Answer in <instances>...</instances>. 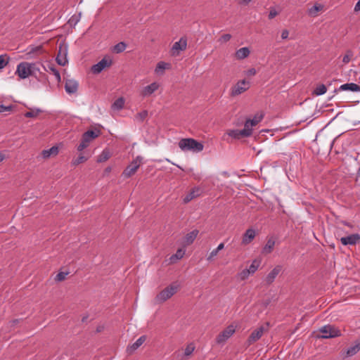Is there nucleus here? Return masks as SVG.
Listing matches in <instances>:
<instances>
[{
	"label": "nucleus",
	"mask_w": 360,
	"mask_h": 360,
	"mask_svg": "<svg viewBox=\"0 0 360 360\" xmlns=\"http://www.w3.org/2000/svg\"><path fill=\"white\" fill-rule=\"evenodd\" d=\"M323 6L320 4H316L314 6L308 9V14L310 16L316 17L318 15V12L322 11Z\"/></svg>",
	"instance_id": "nucleus-28"
},
{
	"label": "nucleus",
	"mask_w": 360,
	"mask_h": 360,
	"mask_svg": "<svg viewBox=\"0 0 360 360\" xmlns=\"http://www.w3.org/2000/svg\"><path fill=\"white\" fill-rule=\"evenodd\" d=\"M124 99L122 97H120L116 99L114 103L112 104V109L120 110L124 108Z\"/></svg>",
	"instance_id": "nucleus-29"
},
{
	"label": "nucleus",
	"mask_w": 360,
	"mask_h": 360,
	"mask_svg": "<svg viewBox=\"0 0 360 360\" xmlns=\"http://www.w3.org/2000/svg\"><path fill=\"white\" fill-rule=\"evenodd\" d=\"M13 109V105H0V113H3L6 111H10Z\"/></svg>",
	"instance_id": "nucleus-46"
},
{
	"label": "nucleus",
	"mask_w": 360,
	"mask_h": 360,
	"mask_svg": "<svg viewBox=\"0 0 360 360\" xmlns=\"http://www.w3.org/2000/svg\"><path fill=\"white\" fill-rule=\"evenodd\" d=\"M42 110L39 108H34L31 109L30 111L26 112L25 113V117H37Z\"/></svg>",
	"instance_id": "nucleus-35"
},
{
	"label": "nucleus",
	"mask_w": 360,
	"mask_h": 360,
	"mask_svg": "<svg viewBox=\"0 0 360 360\" xmlns=\"http://www.w3.org/2000/svg\"><path fill=\"white\" fill-rule=\"evenodd\" d=\"M100 135V130H88L84 132L82 137L81 143L77 146L79 151L83 150L89 146V143Z\"/></svg>",
	"instance_id": "nucleus-3"
},
{
	"label": "nucleus",
	"mask_w": 360,
	"mask_h": 360,
	"mask_svg": "<svg viewBox=\"0 0 360 360\" xmlns=\"http://www.w3.org/2000/svg\"><path fill=\"white\" fill-rule=\"evenodd\" d=\"M110 153L108 150L105 149L102 151L100 155L98 157L97 162H103L108 160L110 158Z\"/></svg>",
	"instance_id": "nucleus-33"
},
{
	"label": "nucleus",
	"mask_w": 360,
	"mask_h": 360,
	"mask_svg": "<svg viewBox=\"0 0 360 360\" xmlns=\"http://www.w3.org/2000/svg\"><path fill=\"white\" fill-rule=\"evenodd\" d=\"M30 66L32 75H35L37 72H39V68L37 66L35 63H30Z\"/></svg>",
	"instance_id": "nucleus-45"
},
{
	"label": "nucleus",
	"mask_w": 360,
	"mask_h": 360,
	"mask_svg": "<svg viewBox=\"0 0 360 360\" xmlns=\"http://www.w3.org/2000/svg\"><path fill=\"white\" fill-rule=\"evenodd\" d=\"M288 35H289V32H288V30H283L282 31V32H281V38H282L283 39H288Z\"/></svg>",
	"instance_id": "nucleus-50"
},
{
	"label": "nucleus",
	"mask_w": 360,
	"mask_h": 360,
	"mask_svg": "<svg viewBox=\"0 0 360 360\" xmlns=\"http://www.w3.org/2000/svg\"><path fill=\"white\" fill-rule=\"evenodd\" d=\"M319 333H322L321 335H318L319 338L328 339L339 337L341 335V332L336 327L332 325H325L319 328Z\"/></svg>",
	"instance_id": "nucleus-4"
},
{
	"label": "nucleus",
	"mask_w": 360,
	"mask_h": 360,
	"mask_svg": "<svg viewBox=\"0 0 360 360\" xmlns=\"http://www.w3.org/2000/svg\"><path fill=\"white\" fill-rule=\"evenodd\" d=\"M260 265V261L254 259L248 269H245L238 274V277L241 281L246 280L250 275L254 274Z\"/></svg>",
	"instance_id": "nucleus-5"
},
{
	"label": "nucleus",
	"mask_w": 360,
	"mask_h": 360,
	"mask_svg": "<svg viewBox=\"0 0 360 360\" xmlns=\"http://www.w3.org/2000/svg\"><path fill=\"white\" fill-rule=\"evenodd\" d=\"M252 134V129H246L245 127H244V129L241 130L238 129H232L229 130L227 132V134L235 139H239L240 137H249Z\"/></svg>",
	"instance_id": "nucleus-12"
},
{
	"label": "nucleus",
	"mask_w": 360,
	"mask_h": 360,
	"mask_svg": "<svg viewBox=\"0 0 360 360\" xmlns=\"http://www.w3.org/2000/svg\"><path fill=\"white\" fill-rule=\"evenodd\" d=\"M282 270V266L281 265H277L268 274L267 276H266L265 279H264V281L266 283V284L267 285H270L271 284L275 278H276V276L279 274V273Z\"/></svg>",
	"instance_id": "nucleus-16"
},
{
	"label": "nucleus",
	"mask_w": 360,
	"mask_h": 360,
	"mask_svg": "<svg viewBox=\"0 0 360 360\" xmlns=\"http://www.w3.org/2000/svg\"><path fill=\"white\" fill-rule=\"evenodd\" d=\"M252 0H239L238 4L241 5H248L250 2H251Z\"/></svg>",
	"instance_id": "nucleus-51"
},
{
	"label": "nucleus",
	"mask_w": 360,
	"mask_h": 360,
	"mask_svg": "<svg viewBox=\"0 0 360 360\" xmlns=\"http://www.w3.org/2000/svg\"><path fill=\"white\" fill-rule=\"evenodd\" d=\"M5 158V155L0 153V162H2Z\"/></svg>",
	"instance_id": "nucleus-54"
},
{
	"label": "nucleus",
	"mask_w": 360,
	"mask_h": 360,
	"mask_svg": "<svg viewBox=\"0 0 360 360\" xmlns=\"http://www.w3.org/2000/svg\"><path fill=\"white\" fill-rule=\"evenodd\" d=\"M219 251L217 249L213 250L210 255L207 256V259L208 261H212L214 258L217 255Z\"/></svg>",
	"instance_id": "nucleus-44"
},
{
	"label": "nucleus",
	"mask_w": 360,
	"mask_h": 360,
	"mask_svg": "<svg viewBox=\"0 0 360 360\" xmlns=\"http://www.w3.org/2000/svg\"><path fill=\"white\" fill-rule=\"evenodd\" d=\"M68 274V272H63V271L59 272L58 274H56V276L55 277V281H58V282L63 281V280L65 279Z\"/></svg>",
	"instance_id": "nucleus-39"
},
{
	"label": "nucleus",
	"mask_w": 360,
	"mask_h": 360,
	"mask_svg": "<svg viewBox=\"0 0 360 360\" xmlns=\"http://www.w3.org/2000/svg\"><path fill=\"white\" fill-rule=\"evenodd\" d=\"M179 147L183 151L191 150L196 153L201 152L204 148L201 143L191 138L181 139L179 142Z\"/></svg>",
	"instance_id": "nucleus-2"
},
{
	"label": "nucleus",
	"mask_w": 360,
	"mask_h": 360,
	"mask_svg": "<svg viewBox=\"0 0 360 360\" xmlns=\"http://www.w3.org/2000/svg\"><path fill=\"white\" fill-rule=\"evenodd\" d=\"M327 91V88L324 84L318 85L314 90V94L316 96H321Z\"/></svg>",
	"instance_id": "nucleus-34"
},
{
	"label": "nucleus",
	"mask_w": 360,
	"mask_h": 360,
	"mask_svg": "<svg viewBox=\"0 0 360 360\" xmlns=\"http://www.w3.org/2000/svg\"><path fill=\"white\" fill-rule=\"evenodd\" d=\"M341 243L344 245H354L360 241V236L357 233L351 234L340 238Z\"/></svg>",
	"instance_id": "nucleus-17"
},
{
	"label": "nucleus",
	"mask_w": 360,
	"mask_h": 360,
	"mask_svg": "<svg viewBox=\"0 0 360 360\" xmlns=\"http://www.w3.org/2000/svg\"><path fill=\"white\" fill-rule=\"evenodd\" d=\"M360 350V342H356L354 345L349 347L347 350V355L352 356Z\"/></svg>",
	"instance_id": "nucleus-30"
},
{
	"label": "nucleus",
	"mask_w": 360,
	"mask_h": 360,
	"mask_svg": "<svg viewBox=\"0 0 360 360\" xmlns=\"http://www.w3.org/2000/svg\"><path fill=\"white\" fill-rule=\"evenodd\" d=\"M68 46L63 44H60L58 46V53L56 57V61L58 65L65 66L68 63Z\"/></svg>",
	"instance_id": "nucleus-9"
},
{
	"label": "nucleus",
	"mask_w": 360,
	"mask_h": 360,
	"mask_svg": "<svg viewBox=\"0 0 360 360\" xmlns=\"http://www.w3.org/2000/svg\"><path fill=\"white\" fill-rule=\"evenodd\" d=\"M257 71L255 68H250L245 72L247 76H253L256 74Z\"/></svg>",
	"instance_id": "nucleus-49"
},
{
	"label": "nucleus",
	"mask_w": 360,
	"mask_h": 360,
	"mask_svg": "<svg viewBox=\"0 0 360 360\" xmlns=\"http://www.w3.org/2000/svg\"><path fill=\"white\" fill-rule=\"evenodd\" d=\"M200 194V188L198 187L193 188L191 192L186 195V197L184 198V202L185 203H188L191 200H192L193 198L199 196Z\"/></svg>",
	"instance_id": "nucleus-25"
},
{
	"label": "nucleus",
	"mask_w": 360,
	"mask_h": 360,
	"mask_svg": "<svg viewBox=\"0 0 360 360\" xmlns=\"http://www.w3.org/2000/svg\"><path fill=\"white\" fill-rule=\"evenodd\" d=\"M194 349H195V347L193 346V344H190V345H187V347H186V349L184 350V355L185 356L191 355L193 353V352L194 351Z\"/></svg>",
	"instance_id": "nucleus-42"
},
{
	"label": "nucleus",
	"mask_w": 360,
	"mask_h": 360,
	"mask_svg": "<svg viewBox=\"0 0 360 360\" xmlns=\"http://www.w3.org/2000/svg\"><path fill=\"white\" fill-rule=\"evenodd\" d=\"M169 66L168 63H166L165 62H159L156 66L155 72L157 73H159L160 72H163L165 69H167Z\"/></svg>",
	"instance_id": "nucleus-38"
},
{
	"label": "nucleus",
	"mask_w": 360,
	"mask_h": 360,
	"mask_svg": "<svg viewBox=\"0 0 360 360\" xmlns=\"http://www.w3.org/2000/svg\"><path fill=\"white\" fill-rule=\"evenodd\" d=\"M231 38V35L229 34H223L219 39L220 42H226Z\"/></svg>",
	"instance_id": "nucleus-47"
},
{
	"label": "nucleus",
	"mask_w": 360,
	"mask_h": 360,
	"mask_svg": "<svg viewBox=\"0 0 360 360\" xmlns=\"http://www.w3.org/2000/svg\"><path fill=\"white\" fill-rule=\"evenodd\" d=\"M357 174H358V176H360V167L359 168V169L357 171Z\"/></svg>",
	"instance_id": "nucleus-55"
},
{
	"label": "nucleus",
	"mask_w": 360,
	"mask_h": 360,
	"mask_svg": "<svg viewBox=\"0 0 360 360\" xmlns=\"http://www.w3.org/2000/svg\"><path fill=\"white\" fill-rule=\"evenodd\" d=\"M255 231L252 229H248L243 234L242 243L244 245L249 244L255 237Z\"/></svg>",
	"instance_id": "nucleus-22"
},
{
	"label": "nucleus",
	"mask_w": 360,
	"mask_h": 360,
	"mask_svg": "<svg viewBox=\"0 0 360 360\" xmlns=\"http://www.w3.org/2000/svg\"><path fill=\"white\" fill-rule=\"evenodd\" d=\"M146 337L145 335L141 336L132 345H129L127 348V352L129 354L135 352L143 343L146 341Z\"/></svg>",
	"instance_id": "nucleus-20"
},
{
	"label": "nucleus",
	"mask_w": 360,
	"mask_h": 360,
	"mask_svg": "<svg viewBox=\"0 0 360 360\" xmlns=\"http://www.w3.org/2000/svg\"><path fill=\"white\" fill-rule=\"evenodd\" d=\"M264 114L262 112H257L255 115L252 119H248L245 122V127L246 129H252V127L257 125L259 122L262 120Z\"/></svg>",
	"instance_id": "nucleus-15"
},
{
	"label": "nucleus",
	"mask_w": 360,
	"mask_h": 360,
	"mask_svg": "<svg viewBox=\"0 0 360 360\" xmlns=\"http://www.w3.org/2000/svg\"><path fill=\"white\" fill-rule=\"evenodd\" d=\"M199 231L196 229L188 233L184 238V244L186 245H191L196 238Z\"/></svg>",
	"instance_id": "nucleus-23"
},
{
	"label": "nucleus",
	"mask_w": 360,
	"mask_h": 360,
	"mask_svg": "<svg viewBox=\"0 0 360 360\" xmlns=\"http://www.w3.org/2000/svg\"><path fill=\"white\" fill-rule=\"evenodd\" d=\"M43 67H44V69L46 72H50L55 76L56 80L58 82H60L61 77H60V72H58V70H56V68L53 65L49 64V65H47V67H46V66H43Z\"/></svg>",
	"instance_id": "nucleus-27"
},
{
	"label": "nucleus",
	"mask_w": 360,
	"mask_h": 360,
	"mask_svg": "<svg viewBox=\"0 0 360 360\" xmlns=\"http://www.w3.org/2000/svg\"><path fill=\"white\" fill-rule=\"evenodd\" d=\"M354 11L356 12L360 11V0H359L357 1V3L356 4V5L354 6Z\"/></svg>",
	"instance_id": "nucleus-52"
},
{
	"label": "nucleus",
	"mask_w": 360,
	"mask_h": 360,
	"mask_svg": "<svg viewBox=\"0 0 360 360\" xmlns=\"http://www.w3.org/2000/svg\"><path fill=\"white\" fill-rule=\"evenodd\" d=\"M278 15V12L274 8H271L269 13V18L273 19Z\"/></svg>",
	"instance_id": "nucleus-48"
},
{
	"label": "nucleus",
	"mask_w": 360,
	"mask_h": 360,
	"mask_svg": "<svg viewBox=\"0 0 360 360\" xmlns=\"http://www.w3.org/2000/svg\"><path fill=\"white\" fill-rule=\"evenodd\" d=\"M79 86L78 82L75 79H66L65 84V91L68 94H73L77 91Z\"/></svg>",
	"instance_id": "nucleus-18"
},
{
	"label": "nucleus",
	"mask_w": 360,
	"mask_h": 360,
	"mask_svg": "<svg viewBox=\"0 0 360 360\" xmlns=\"http://www.w3.org/2000/svg\"><path fill=\"white\" fill-rule=\"evenodd\" d=\"M187 47V39L184 37H181V39L176 41L172 47V54L173 56H178L179 53L182 51L186 49Z\"/></svg>",
	"instance_id": "nucleus-13"
},
{
	"label": "nucleus",
	"mask_w": 360,
	"mask_h": 360,
	"mask_svg": "<svg viewBox=\"0 0 360 360\" xmlns=\"http://www.w3.org/2000/svg\"><path fill=\"white\" fill-rule=\"evenodd\" d=\"M142 160V158L140 156H137L129 165L127 167V168L122 172V176L124 178H129L131 176L139 167L141 162Z\"/></svg>",
	"instance_id": "nucleus-6"
},
{
	"label": "nucleus",
	"mask_w": 360,
	"mask_h": 360,
	"mask_svg": "<svg viewBox=\"0 0 360 360\" xmlns=\"http://www.w3.org/2000/svg\"><path fill=\"white\" fill-rule=\"evenodd\" d=\"M58 153V148L57 146H52L49 149L43 150L41 153V157L44 159H48L51 156L56 155Z\"/></svg>",
	"instance_id": "nucleus-24"
},
{
	"label": "nucleus",
	"mask_w": 360,
	"mask_h": 360,
	"mask_svg": "<svg viewBox=\"0 0 360 360\" xmlns=\"http://www.w3.org/2000/svg\"><path fill=\"white\" fill-rule=\"evenodd\" d=\"M111 65L112 60L110 58L104 57L101 60L92 66L91 71L94 74H99L105 68L110 67Z\"/></svg>",
	"instance_id": "nucleus-11"
},
{
	"label": "nucleus",
	"mask_w": 360,
	"mask_h": 360,
	"mask_svg": "<svg viewBox=\"0 0 360 360\" xmlns=\"http://www.w3.org/2000/svg\"><path fill=\"white\" fill-rule=\"evenodd\" d=\"M8 63V58L6 55L0 56V69H3Z\"/></svg>",
	"instance_id": "nucleus-40"
},
{
	"label": "nucleus",
	"mask_w": 360,
	"mask_h": 360,
	"mask_svg": "<svg viewBox=\"0 0 360 360\" xmlns=\"http://www.w3.org/2000/svg\"><path fill=\"white\" fill-rule=\"evenodd\" d=\"M275 245V241L273 239H269L263 248V252L269 254L271 252Z\"/></svg>",
	"instance_id": "nucleus-32"
},
{
	"label": "nucleus",
	"mask_w": 360,
	"mask_h": 360,
	"mask_svg": "<svg viewBox=\"0 0 360 360\" xmlns=\"http://www.w3.org/2000/svg\"><path fill=\"white\" fill-rule=\"evenodd\" d=\"M235 327L232 325L226 327L221 333H220L216 338V342L219 345L224 343L235 333Z\"/></svg>",
	"instance_id": "nucleus-8"
},
{
	"label": "nucleus",
	"mask_w": 360,
	"mask_h": 360,
	"mask_svg": "<svg viewBox=\"0 0 360 360\" xmlns=\"http://www.w3.org/2000/svg\"><path fill=\"white\" fill-rule=\"evenodd\" d=\"M264 330L265 328L264 326H260L253 330L248 339V345H250L259 340L262 338Z\"/></svg>",
	"instance_id": "nucleus-14"
},
{
	"label": "nucleus",
	"mask_w": 360,
	"mask_h": 360,
	"mask_svg": "<svg viewBox=\"0 0 360 360\" xmlns=\"http://www.w3.org/2000/svg\"><path fill=\"white\" fill-rule=\"evenodd\" d=\"M185 254V250L182 249H179L175 254L172 255L169 260L172 263L176 262L179 259H181Z\"/></svg>",
	"instance_id": "nucleus-31"
},
{
	"label": "nucleus",
	"mask_w": 360,
	"mask_h": 360,
	"mask_svg": "<svg viewBox=\"0 0 360 360\" xmlns=\"http://www.w3.org/2000/svg\"><path fill=\"white\" fill-rule=\"evenodd\" d=\"M360 91V86L355 83H346L342 84L338 89H335V91Z\"/></svg>",
	"instance_id": "nucleus-21"
},
{
	"label": "nucleus",
	"mask_w": 360,
	"mask_h": 360,
	"mask_svg": "<svg viewBox=\"0 0 360 360\" xmlns=\"http://www.w3.org/2000/svg\"><path fill=\"white\" fill-rule=\"evenodd\" d=\"M224 248V244L223 243H221L220 244L218 245V246L216 249L218 250V251L219 252L220 250H221Z\"/></svg>",
	"instance_id": "nucleus-53"
},
{
	"label": "nucleus",
	"mask_w": 360,
	"mask_h": 360,
	"mask_svg": "<svg viewBox=\"0 0 360 360\" xmlns=\"http://www.w3.org/2000/svg\"><path fill=\"white\" fill-rule=\"evenodd\" d=\"M159 88V84L157 82H153L150 84L143 87L141 90V96L143 97H147L152 95Z\"/></svg>",
	"instance_id": "nucleus-19"
},
{
	"label": "nucleus",
	"mask_w": 360,
	"mask_h": 360,
	"mask_svg": "<svg viewBox=\"0 0 360 360\" xmlns=\"http://www.w3.org/2000/svg\"><path fill=\"white\" fill-rule=\"evenodd\" d=\"M148 116V111L147 110H143L139 113H137L135 116V119L140 122H143V120L146 118V117Z\"/></svg>",
	"instance_id": "nucleus-37"
},
{
	"label": "nucleus",
	"mask_w": 360,
	"mask_h": 360,
	"mask_svg": "<svg viewBox=\"0 0 360 360\" xmlns=\"http://www.w3.org/2000/svg\"><path fill=\"white\" fill-rule=\"evenodd\" d=\"M127 47V44L124 42H119L117 43L113 48L114 52L117 53H120L123 52Z\"/></svg>",
	"instance_id": "nucleus-36"
},
{
	"label": "nucleus",
	"mask_w": 360,
	"mask_h": 360,
	"mask_svg": "<svg viewBox=\"0 0 360 360\" xmlns=\"http://www.w3.org/2000/svg\"><path fill=\"white\" fill-rule=\"evenodd\" d=\"M352 56V53L350 51H347V54L345 55L342 58V62L345 64L348 63L350 61Z\"/></svg>",
	"instance_id": "nucleus-43"
},
{
	"label": "nucleus",
	"mask_w": 360,
	"mask_h": 360,
	"mask_svg": "<svg viewBox=\"0 0 360 360\" xmlns=\"http://www.w3.org/2000/svg\"><path fill=\"white\" fill-rule=\"evenodd\" d=\"M86 160H87V158L85 156L80 155L77 157V159L73 160L72 164L75 165H77L82 162H85Z\"/></svg>",
	"instance_id": "nucleus-41"
},
{
	"label": "nucleus",
	"mask_w": 360,
	"mask_h": 360,
	"mask_svg": "<svg viewBox=\"0 0 360 360\" xmlns=\"http://www.w3.org/2000/svg\"><path fill=\"white\" fill-rule=\"evenodd\" d=\"M250 87L249 82L245 79L240 80L231 89V96H235L241 94Z\"/></svg>",
	"instance_id": "nucleus-10"
},
{
	"label": "nucleus",
	"mask_w": 360,
	"mask_h": 360,
	"mask_svg": "<svg viewBox=\"0 0 360 360\" xmlns=\"http://www.w3.org/2000/svg\"><path fill=\"white\" fill-rule=\"evenodd\" d=\"M15 74L18 75L20 79H26L31 76L32 73L30 71V63L22 62L19 63L17 66Z\"/></svg>",
	"instance_id": "nucleus-7"
},
{
	"label": "nucleus",
	"mask_w": 360,
	"mask_h": 360,
	"mask_svg": "<svg viewBox=\"0 0 360 360\" xmlns=\"http://www.w3.org/2000/svg\"><path fill=\"white\" fill-rule=\"evenodd\" d=\"M250 51L248 47H243L236 51V58L238 60H243L248 57Z\"/></svg>",
	"instance_id": "nucleus-26"
},
{
	"label": "nucleus",
	"mask_w": 360,
	"mask_h": 360,
	"mask_svg": "<svg viewBox=\"0 0 360 360\" xmlns=\"http://www.w3.org/2000/svg\"><path fill=\"white\" fill-rule=\"evenodd\" d=\"M179 288L177 283H173L161 290L155 297V304H162L176 294Z\"/></svg>",
	"instance_id": "nucleus-1"
}]
</instances>
